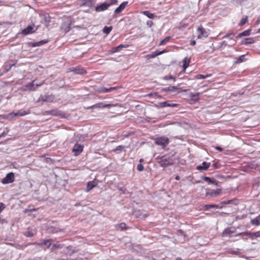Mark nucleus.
<instances>
[{"label":"nucleus","instance_id":"f257e3e1","mask_svg":"<svg viewBox=\"0 0 260 260\" xmlns=\"http://www.w3.org/2000/svg\"><path fill=\"white\" fill-rule=\"evenodd\" d=\"M29 113V112H26L25 111H20L17 112H12L7 115H1V118L11 120L15 117L23 116Z\"/></svg>","mask_w":260,"mask_h":260},{"label":"nucleus","instance_id":"f03ea898","mask_svg":"<svg viewBox=\"0 0 260 260\" xmlns=\"http://www.w3.org/2000/svg\"><path fill=\"white\" fill-rule=\"evenodd\" d=\"M235 34L234 32H230L226 34L223 38L224 39H228V41H224L222 42V44L225 45L232 46L236 44V41L234 39L235 36Z\"/></svg>","mask_w":260,"mask_h":260},{"label":"nucleus","instance_id":"7ed1b4c3","mask_svg":"<svg viewBox=\"0 0 260 260\" xmlns=\"http://www.w3.org/2000/svg\"><path fill=\"white\" fill-rule=\"evenodd\" d=\"M156 159L157 162L162 167H166L172 164L171 159L167 158L165 156H157L156 157Z\"/></svg>","mask_w":260,"mask_h":260},{"label":"nucleus","instance_id":"20e7f679","mask_svg":"<svg viewBox=\"0 0 260 260\" xmlns=\"http://www.w3.org/2000/svg\"><path fill=\"white\" fill-rule=\"evenodd\" d=\"M155 142L157 145L165 148L169 143V140L167 137H161L155 138Z\"/></svg>","mask_w":260,"mask_h":260},{"label":"nucleus","instance_id":"39448f33","mask_svg":"<svg viewBox=\"0 0 260 260\" xmlns=\"http://www.w3.org/2000/svg\"><path fill=\"white\" fill-rule=\"evenodd\" d=\"M72 24V20L70 18H67L63 22L60 28L65 32H68L70 30Z\"/></svg>","mask_w":260,"mask_h":260},{"label":"nucleus","instance_id":"423d86ee","mask_svg":"<svg viewBox=\"0 0 260 260\" xmlns=\"http://www.w3.org/2000/svg\"><path fill=\"white\" fill-rule=\"evenodd\" d=\"M43 83V82H41L39 84H35V81L34 80L32 82L28 83L26 85H25L24 87L23 90H35L37 87L40 86Z\"/></svg>","mask_w":260,"mask_h":260},{"label":"nucleus","instance_id":"0eeeda50","mask_svg":"<svg viewBox=\"0 0 260 260\" xmlns=\"http://www.w3.org/2000/svg\"><path fill=\"white\" fill-rule=\"evenodd\" d=\"M14 174L13 172H10L7 174L1 182L4 184H9L12 183L14 181Z\"/></svg>","mask_w":260,"mask_h":260},{"label":"nucleus","instance_id":"6e6552de","mask_svg":"<svg viewBox=\"0 0 260 260\" xmlns=\"http://www.w3.org/2000/svg\"><path fill=\"white\" fill-rule=\"evenodd\" d=\"M115 105L112 104H105L103 103H99L94 105L87 108L88 109H94V108H110L114 107Z\"/></svg>","mask_w":260,"mask_h":260},{"label":"nucleus","instance_id":"1a4fd4ad","mask_svg":"<svg viewBox=\"0 0 260 260\" xmlns=\"http://www.w3.org/2000/svg\"><path fill=\"white\" fill-rule=\"evenodd\" d=\"M178 86L179 85L177 86H170L168 87L163 88L162 90L165 92H175L176 93H178L180 92Z\"/></svg>","mask_w":260,"mask_h":260},{"label":"nucleus","instance_id":"9d476101","mask_svg":"<svg viewBox=\"0 0 260 260\" xmlns=\"http://www.w3.org/2000/svg\"><path fill=\"white\" fill-rule=\"evenodd\" d=\"M54 100V97L53 95H42L39 99V101H42L43 102H52Z\"/></svg>","mask_w":260,"mask_h":260},{"label":"nucleus","instance_id":"9b49d317","mask_svg":"<svg viewBox=\"0 0 260 260\" xmlns=\"http://www.w3.org/2000/svg\"><path fill=\"white\" fill-rule=\"evenodd\" d=\"M110 6V4L107 3H104L97 6L95 8V10L98 12L103 11L107 10Z\"/></svg>","mask_w":260,"mask_h":260},{"label":"nucleus","instance_id":"f8f14e48","mask_svg":"<svg viewBox=\"0 0 260 260\" xmlns=\"http://www.w3.org/2000/svg\"><path fill=\"white\" fill-rule=\"evenodd\" d=\"M83 145L76 144L73 148V151L75 152L76 155H78L83 151Z\"/></svg>","mask_w":260,"mask_h":260},{"label":"nucleus","instance_id":"ddd939ff","mask_svg":"<svg viewBox=\"0 0 260 260\" xmlns=\"http://www.w3.org/2000/svg\"><path fill=\"white\" fill-rule=\"evenodd\" d=\"M71 70L76 74L83 75L86 73V70L80 67L72 68Z\"/></svg>","mask_w":260,"mask_h":260},{"label":"nucleus","instance_id":"4468645a","mask_svg":"<svg viewBox=\"0 0 260 260\" xmlns=\"http://www.w3.org/2000/svg\"><path fill=\"white\" fill-rule=\"evenodd\" d=\"M197 31L199 33L198 38H201L202 37L206 38L208 36L207 32L202 27H198Z\"/></svg>","mask_w":260,"mask_h":260},{"label":"nucleus","instance_id":"2eb2a0df","mask_svg":"<svg viewBox=\"0 0 260 260\" xmlns=\"http://www.w3.org/2000/svg\"><path fill=\"white\" fill-rule=\"evenodd\" d=\"M235 230L233 228H226L222 232V235L223 237L230 236L231 234L234 233Z\"/></svg>","mask_w":260,"mask_h":260},{"label":"nucleus","instance_id":"dca6fc26","mask_svg":"<svg viewBox=\"0 0 260 260\" xmlns=\"http://www.w3.org/2000/svg\"><path fill=\"white\" fill-rule=\"evenodd\" d=\"M128 2L127 1L123 2L122 3L119 7H118L114 11V12L116 13H120L126 7L127 5Z\"/></svg>","mask_w":260,"mask_h":260},{"label":"nucleus","instance_id":"f3484780","mask_svg":"<svg viewBox=\"0 0 260 260\" xmlns=\"http://www.w3.org/2000/svg\"><path fill=\"white\" fill-rule=\"evenodd\" d=\"M118 88V87H113L110 88H106L104 87H101L99 88L98 91L100 92H108L114 90Z\"/></svg>","mask_w":260,"mask_h":260},{"label":"nucleus","instance_id":"a211bd4d","mask_svg":"<svg viewBox=\"0 0 260 260\" xmlns=\"http://www.w3.org/2000/svg\"><path fill=\"white\" fill-rule=\"evenodd\" d=\"M248 235H254L255 237H258L260 236L259 232L251 233L249 232H243L238 234L237 236H241L242 238L244 239V236H248Z\"/></svg>","mask_w":260,"mask_h":260},{"label":"nucleus","instance_id":"6ab92c4d","mask_svg":"<svg viewBox=\"0 0 260 260\" xmlns=\"http://www.w3.org/2000/svg\"><path fill=\"white\" fill-rule=\"evenodd\" d=\"M202 178L204 181L207 182L209 184H213L216 186H218V182L210 178L209 177L204 176L202 177Z\"/></svg>","mask_w":260,"mask_h":260},{"label":"nucleus","instance_id":"aec40b11","mask_svg":"<svg viewBox=\"0 0 260 260\" xmlns=\"http://www.w3.org/2000/svg\"><path fill=\"white\" fill-rule=\"evenodd\" d=\"M210 165V163L204 161L202 165L197 166V169L198 170H206L209 168Z\"/></svg>","mask_w":260,"mask_h":260},{"label":"nucleus","instance_id":"412c9836","mask_svg":"<svg viewBox=\"0 0 260 260\" xmlns=\"http://www.w3.org/2000/svg\"><path fill=\"white\" fill-rule=\"evenodd\" d=\"M221 192V189H218L216 190H212L211 192H207L206 193V196L207 197V196H218Z\"/></svg>","mask_w":260,"mask_h":260},{"label":"nucleus","instance_id":"4be33fe9","mask_svg":"<svg viewBox=\"0 0 260 260\" xmlns=\"http://www.w3.org/2000/svg\"><path fill=\"white\" fill-rule=\"evenodd\" d=\"M52 240L51 239L44 240L42 242L38 244V245L39 246L45 245L47 246V248H49L51 246H52Z\"/></svg>","mask_w":260,"mask_h":260},{"label":"nucleus","instance_id":"5701e85b","mask_svg":"<svg viewBox=\"0 0 260 260\" xmlns=\"http://www.w3.org/2000/svg\"><path fill=\"white\" fill-rule=\"evenodd\" d=\"M32 29L33 27L31 25H28L22 30V33L25 35H28L34 32V31H32Z\"/></svg>","mask_w":260,"mask_h":260},{"label":"nucleus","instance_id":"b1692460","mask_svg":"<svg viewBox=\"0 0 260 260\" xmlns=\"http://www.w3.org/2000/svg\"><path fill=\"white\" fill-rule=\"evenodd\" d=\"M159 105L161 107H176L177 104H171L169 101H166L164 102H161L159 103Z\"/></svg>","mask_w":260,"mask_h":260},{"label":"nucleus","instance_id":"393cba45","mask_svg":"<svg viewBox=\"0 0 260 260\" xmlns=\"http://www.w3.org/2000/svg\"><path fill=\"white\" fill-rule=\"evenodd\" d=\"M219 208V205L216 204H209L206 205L203 207V209L205 210H209L211 208Z\"/></svg>","mask_w":260,"mask_h":260},{"label":"nucleus","instance_id":"a878e982","mask_svg":"<svg viewBox=\"0 0 260 260\" xmlns=\"http://www.w3.org/2000/svg\"><path fill=\"white\" fill-rule=\"evenodd\" d=\"M250 223L252 225L256 226L260 225V215L257 216L256 218L251 219Z\"/></svg>","mask_w":260,"mask_h":260},{"label":"nucleus","instance_id":"bb28decb","mask_svg":"<svg viewBox=\"0 0 260 260\" xmlns=\"http://www.w3.org/2000/svg\"><path fill=\"white\" fill-rule=\"evenodd\" d=\"M164 51H161V52H152L151 54H148L147 56H146V58L147 59H149L150 58H154L155 57H156V56L157 55H160Z\"/></svg>","mask_w":260,"mask_h":260},{"label":"nucleus","instance_id":"cd10ccee","mask_svg":"<svg viewBox=\"0 0 260 260\" xmlns=\"http://www.w3.org/2000/svg\"><path fill=\"white\" fill-rule=\"evenodd\" d=\"M46 113L48 114H50L55 116H59L60 115V112L57 110H52L50 111H46Z\"/></svg>","mask_w":260,"mask_h":260},{"label":"nucleus","instance_id":"c85d7f7f","mask_svg":"<svg viewBox=\"0 0 260 260\" xmlns=\"http://www.w3.org/2000/svg\"><path fill=\"white\" fill-rule=\"evenodd\" d=\"M95 186L96 184L93 181L89 182L87 185L86 191L89 192Z\"/></svg>","mask_w":260,"mask_h":260},{"label":"nucleus","instance_id":"c756f323","mask_svg":"<svg viewBox=\"0 0 260 260\" xmlns=\"http://www.w3.org/2000/svg\"><path fill=\"white\" fill-rule=\"evenodd\" d=\"M127 47H128L127 45L120 44V45L113 48V52H118L119 50H120L122 48H126Z\"/></svg>","mask_w":260,"mask_h":260},{"label":"nucleus","instance_id":"7c9ffc66","mask_svg":"<svg viewBox=\"0 0 260 260\" xmlns=\"http://www.w3.org/2000/svg\"><path fill=\"white\" fill-rule=\"evenodd\" d=\"M250 31H251V30L250 29L245 30V31H243L242 32L240 33L238 35L237 38H240V37H244V36H248L250 34Z\"/></svg>","mask_w":260,"mask_h":260},{"label":"nucleus","instance_id":"2f4dec72","mask_svg":"<svg viewBox=\"0 0 260 260\" xmlns=\"http://www.w3.org/2000/svg\"><path fill=\"white\" fill-rule=\"evenodd\" d=\"M47 42V41L46 40H42L41 41H39V42H35V43H32V47H37V46H41L43 44H45V43H46Z\"/></svg>","mask_w":260,"mask_h":260},{"label":"nucleus","instance_id":"473e14b6","mask_svg":"<svg viewBox=\"0 0 260 260\" xmlns=\"http://www.w3.org/2000/svg\"><path fill=\"white\" fill-rule=\"evenodd\" d=\"M142 13L150 19H153L156 17L154 14L151 13L148 11H143Z\"/></svg>","mask_w":260,"mask_h":260},{"label":"nucleus","instance_id":"72a5a7b5","mask_svg":"<svg viewBox=\"0 0 260 260\" xmlns=\"http://www.w3.org/2000/svg\"><path fill=\"white\" fill-rule=\"evenodd\" d=\"M63 247L62 244H52V247H51V251H53L56 249H61Z\"/></svg>","mask_w":260,"mask_h":260},{"label":"nucleus","instance_id":"f704fd0d","mask_svg":"<svg viewBox=\"0 0 260 260\" xmlns=\"http://www.w3.org/2000/svg\"><path fill=\"white\" fill-rule=\"evenodd\" d=\"M14 63H10V62L6 63L4 66V70H5V72H7L8 71H9L10 69L11 68V67L13 66H14Z\"/></svg>","mask_w":260,"mask_h":260},{"label":"nucleus","instance_id":"c9c22d12","mask_svg":"<svg viewBox=\"0 0 260 260\" xmlns=\"http://www.w3.org/2000/svg\"><path fill=\"white\" fill-rule=\"evenodd\" d=\"M190 62V59L187 58H185L183 60V68L184 70H185L189 66Z\"/></svg>","mask_w":260,"mask_h":260},{"label":"nucleus","instance_id":"e433bc0d","mask_svg":"<svg viewBox=\"0 0 260 260\" xmlns=\"http://www.w3.org/2000/svg\"><path fill=\"white\" fill-rule=\"evenodd\" d=\"M67 249L68 250L67 254L70 255H72L73 253L76 252V251L73 249V247L71 246H68L67 247Z\"/></svg>","mask_w":260,"mask_h":260},{"label":"nucleus","instance_id":"4c0bfd02","mask_svg":"<svg viewBox=\"0 0 260 260\" xmlns=\"http://www.w3.org/2000/svg\"><path fill=\"white\" fill-rule=\"evenodd\" d=\"M112 29V26H105L103 28V31L106 34H109Z\"/></svg>","mask_w":260,"mask_h":260},{"label":"nucleus","instance_id":"58836bf2","mask_svg":"<svg viewBox=\"0 0 260 260\" xmlns=\"http://www.w3.org/2000/svg\"><path fill=\"white\" fill-rule=\"evenodd\" d=\"M199 95V93H190L189 94V96L194 101H198V99H196V97L198 96V95Z\"/></svg>","mask_w":260,"mask_h":260},{"label":"nucleus","instance_id":"ea45409f","mask_svg":"<svg viewBox=\"0 0 260 260\" xmlns=\"http://www.w3.org/2000/svg\"><path fill=\"white\" fill-rule=\"evenodd\" d=\"M83 5L88 7H92L93 5V3L91 0H86Z\"/></svg>","mask_w":260,"mask_h":260},{"label":"nucleus","instance_id":"a19ab883","mask_svg":"<svg viewBox=\"0 0 260 260\" xmlns=\"http://www.w3.org/2000/svg\"><path fill=\"white\" fill-rule=\"evenodd\" d=\"M254 43V41L252 38H246L245 40L244 44H251Z\"/></svg>","mask_w":260,"mask_h":260},{"label":"nucleus","instance_id":"79ce46f5","mask_svg":"<svg viewBox=\"0 0 260 260\" xmlns=\"http://www.w3.org/2000/svg\"><path fill=\"white\" fill-rule=\"evenodd\" d=\"M44 22L46 25H48L50 22V16L47 14L44 16Z\"/></svg>","mask_w":260,"mask_h":260},{"label":"nucleus","instance_id":"37998d69","mask_svg":"<svg viewBox=\"0 0 260 260\" xmlns=\"http://www.w3.org/2000/svg\"><path fill=\"white\" fill-rule=\"evenodd\" d=\"M171 37H166L164 39H163L162 40H161L160 43H159V45H162L165 43H166L167 42H168L170 39Z\"/></svg>","mask_w":260,"mask_h":260},{"label":"nucleus","instance_id":"c03bdc74","mask_svg":"<svg viewBox=\"0 0 260 260\" xmlns=\"http://www.w3.org/2000/svg\"><path fill=\"white\" fill-rule=\"evenodd\" d=\"M124 147L122 145H119V146H118L115 149H114L113 150V151H122L123 149H124Z\"/></svg>","mask_w":260,"mask_h":260},{"label":"nucleus","instance_id":"a18cd8bd","mask_svg":"<svg viewBox=\"0 0 260 260\" xmlns=\"http://www.w3.org/2000/svg\"><path fill=\"white\" fill-rule=\"evenodd\" d=\"M117 227H119L122 230H124L126 229V224L124 223H121L119 224H118Z\"/></svg>","mask_w":260,"mask_h":260},{"label":"nucleus","instance_id":"49530a36","mask_svg":"<svg viewBox=\"0 0 260 260\" xmlns=\"http://www.w3.org/2000/svg\"><path fill=\"white\" fill-rule=\"evenodd\" d=\"M247 20V17H245V18L242 19V20H241L239 24V25H240V26L243 25V24H244L246 23Z\"/></svg>","mask_w":260,"mask_h":260},{"label":"nucleus","instance_id":"de8ad7c7","mask_svg":"<svg viewBox=\"0 0 260 260\" xmlns=\"http://www.w3.org/2000/svg\"><path fill=\"white\" fill-rule=\"evenodd\" d=\"M137 170L139 171H143L144 170V167H143V166L141 164H139L137 166Z\"/></svg>","mask_w":260,"mask_h":260},{"label":"nucleus","instance_id":"09e8293b","mask_svg":"<svg viewBox=\"0 0 260 260\" xmlns=\"http://www.w3.org/2000/svg\"><path fill=\"white\" fill-rule=\"evenodd\" d=\"M210 75H198L197 76V78L198 79H205L207 77H209Z\"/></svg>","mask_w":260,"mask_h":260},{"label":"nucleus","instance_id":"8fccbe9b","mask_svg":"<svg viewBox=\"0 0 260 260\" xmlns=\"http://www.w3.org/2000/svg\"><path fill=\"white\" fill-rule=\"evenodd\" d=\"M164 79L166 80H170V79H174V77L173 76H166L164 77Z\"/></svg>","mask_w":260,"mask_h":260},{"label":"nucleus","instance_id":"3c124183","mask_svg":"<svg viewBox=\"0 0 260 260\" xmlns=\"http://www.w3.org/2000/svg\"><path fill=\"white\" fill-rule=\"evenodd\" d=\"M147 25L148 27H151L153 25V22L151 20H148L147 22Z\"/></svg>","mask_w":260,"mask_h":260},{"label":"nucleus","instance_id":"603ef678","mask_svg":"<svg viewBox=\"0 0 260 260\" xmlns=\"http://www.w3.org/2000/svg\"><path fill=\"white\" fill-rule=\"evenodd\" d=\"M177 233H178V235H179V236H185V234H184L183 231L181 230H178Z\"/></svg>","mask_w":260,"mask_h":260},{"label":"nucleus","instance_id":"864d4df0","mask_svg":"<svg viewBox=\"0 0 260 260\" xmlns=\"http://www.w3.org/2000/svg\"><path fill=\"white\" fill-rule=\"evenodd\" d=\"M244 57H245V56L244 55L240 56L239 57V58L238 59L237 62H241L243 61V58H244Z\"/></svg>","mask_w":260,"mask_h":260},{"label":"nucleus","instance_id":"5fc2aeb1","mask_svg":"<svg viewBox=\"0 0 260 260\" xmlns=\"http://www.w3.org/2000/svg\"><path fill=\"white\" fill-rule=\"evenodd\" d=\"M26 236L27 237H31L34 236V234L30 232H27L26 234Z\"/></svg>","mask_w":260,"mask_h":260},{"label":"nucleus","instance_id":"6e6d98bb","mask_svg":"<svg viewBox=\"0 0 260 260\" xmlns=\"http://www.w3.org/2000/svg\"><path fill=\"white\" fill-rule=\"evenodd\" d=\"M232 202H233V201H232V200H227V201H223V202H221V204H230V203H231Z\"/></svg>","mask_w":260,"mask_h":260},{"label":"nucleus","instance_id":"4d7b16f0","mask_svg":"<svg viewBox=\"0 0 260 260\" xmlns=\"http://www.w3.org/2000/svg\"><path fill=\"white\" fill-rule=\"evenodd\" d=\"M111 3L110 4V5H114L117 3V0H110Z\"/></svg>","mask_w":260,"mask_h":260},{"label":"nucleus","instance_id":"13d9d810","mask_svg":"<svg viewBox=\"0 0 260 260\" xmlns=\"http://www.w3.org/2000/svg\"><path fill=\"white\" fill-rule=\"evenodd\" d=\"M215 149L217 150H218L219 151H222V148L220 147V146H216L215 147Z\"/></svg>","mask_w":260,"mask_h":260},{"label":"nucleus","instance_id":"bf43d9fd","mask_svg":"<svg viewBox=\"0 0 260 260\" xmlns=\"http://www.w3.org/2000/svg\"><path fill=\"white\" fill-rule=\"evenodd\" d=\"M196 42L195 41H191V42L190 43V45H191V46H194L196 45Z\"/></svg>","mask_w":260,"mask_h":260},{"label":"nucleus","instance_id":"052dcab7","mask_svg":"<svg viewBox=\"0 0 260 260\" xmlns=\"http://www.w3.org/2000/svg\"><path fill=\"white\" fill-rule=\"evenodd\" d=\"M120 190L122 191V192H124L126 190V188L124 187H121L119 189Z\"/></svg>","mask_w":260,"mask_h":260},{"label":"nucleus","instance_id":"680f3d73","mask_svg":"<svg viewBox=\"0 0 260 260\" xmlns=\"http://www.w3.org/2000/svg\"><path fill=\"white\" fill-rule=\"evenodd\" d=\"M5 205L1 203V211L5 208Z\"/></svg>","mask_w":260,"mask_h":260},{"label":"nucleus","instance_id":"e2e57ef3","mask_svg":"<svg viewBox=\"0 0 260 260\" xmlns=\"http://www.w3.org/2000/svg\"><path fill=\"white\" fill-rule=\"evenodd\" d=\"M249 236V237H250V238L251 239H254V238H255V237H254V235H248V236Z\"/></svg>","mask_w":260,"mask_h":260},{"label":"nucleus","instance_id":"0e129e2a","mask_svg":"<svg viewBox=\"0 0 260 260\" xmlns=\"http://www.w3.org/2000/svg\"><path fill=\"white\" fill-rule=\"evenodd\" d=\"M29 260H40V258H34L32 259H30Z\"/></svg>","mask_w":260,"mask_h":260},{"label":"nucleus","instance_id":"69168bd1","mask_svg":"<svg viewBox=\"0 0 260 260\" xmlns=\"http://www.w3.org/2000/svg\"><path fill=\"white\" fill-rule=\"evenodd\" d=\"M175 179L177 180H179L180 179V177L179 176H176L175 177Z\"/></svg>","mask_w":260,"mask_h":260},{"label":"nucleus","instance_id":"338daca9","mask_svg":"<svg viewBox=\"0 0 260 260\" xmlns=\"http://www.w3.org/2000/svg\"><path fill=\"white\" fill-rule=\"evenodd\" d=\"M5 135V133L4 132L2 134H1V137H2L3 136H4Z\"/></svg>","mask_w":260,"mask_h":260},{"label":"nucleus","instance_id":"774afa93","mask_svg":"<svg viewBox=\"0 0 260 260\" xmlns=\"http://www.w3.org/2000/svg\"><path fill=\"white\" fill-rule=\"evenodd\" d=\"M70 260H82V259H81L76 258V259H71Z\"/></svg>","mask_w":260,"mask_h":260}]
</instances>
